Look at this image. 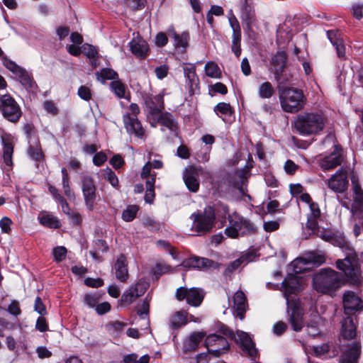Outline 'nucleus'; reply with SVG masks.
<instances>
[{
  "label": "nucleus",
  "mask_w": 363,
  "mask_h": 363,
  "mask_svg": "<svg viewBox=\"0 0 363 363\" xmlns=\"http://www.w3.org/2000/svg\"><path fill=\"white\" fill-rule=\"evenodd\" d=\"M132 52L138 57L144 58L148 51V45L145 40L140 38L133 39L130 43Z\"/></svg>",
  "instance_id": "obj_27"
},
{
  "label": "nucleus",
  "mask_w": 363,
  "mask_h": 363,
  "mask_svg": "<svg viewBox=\"0 0 363 363\" xmlns=\"http://www.w3.org/2000/svg\"><path fill=\"white\" fill-rule=\"evenodd\" d=\"M279 228V223L276 220L265 221L263 224V228L266 232L272 233L276 231Z\"/></svg>",
  "instance_id": "obj_60"
},
{
  "label": "nucleus",
  "mask_w": 363,
  "mask_h": 363,
  "mask_svg": "<svg viewBox=\"0 0 363 363\" xmlns=\"http://www.w3.org/2000/svg\"><path fill=\"white\" fill-rule=\"evenodd\" d=\"M96 78L102 84H105L106 80L115 81L118 79V74L113 69L110 68H103L96 73Z\"/></svg>",
  "instance_id": "obj_36"
},
{
  "label": "nucleus",
  "mask_w": 363,
  "mask_h": 363,
  "mask_svg": "<svg viewBox=\"0 0 363 363\" xmlns=\"http://www.w3.org/2000/svg\"><path fill=\"white\" fill-rule=\"evenodd\" d=\"M38 218L40 223L44 226L52 228L60 227V223L57 218L48 212H41Z\"/></svg>",
  "instance_id": "obj_33"
},
{
  "label": "nucleus",
  "mask_w": 363,
  "mask_h": 363,
  "mask_svg": "<svg viewBox=\"0 0 363 363\" xmlns=\"http://www.w3.org/2000/svg\"><path fill=\"white\" fill-rule=\"evenodd\" d=\"M264 181H265L267 185L272 188L277 187L279 185L278 180L271 173H266L264 174Z\"/></svg>",
  "instance_id": "obj_63"
},
{
  "label": "nucleus",
  "mask_w": 363,
  "mask_h": 363,
  "mask_svg": "<svg viewBox=\"0 0 363 363\" xmlns=\"http://www.w3.org/2000/svg\"><path fill=\"white\" fill-rule=\"evenodd\" d=\"M183 266L199 270H220V264L205 257H192L183 262Z\"/></svg>",
  "instance_id": "obj_15"
},
{
  "label": "nucleus",
  "mask_w": 363,
  "mask_h": 363,
  "mask_svg": "<svg viewBox=\"0 0 363 363\" xmlns=\"http://www.w3.org/2000/svg\"><path fill=\"white\" fill-rule=\"evenodd\" d=\"M114 269L116 272H128V266L126 258L124 255H119L114 264Z\"/></svg>",
  "instance_id": "obj_47"
},
{
  "label": "nucleus",
  "mask_w": 363,
  "mask_h": 363,
  "mask_svg": "<svg viewBox=\"0 0 363 363\" xmlns=\"http://www.w3.org/2000/svg\"><path fill=\"white\" fill-rule=\"evenodd\" d=\"M3 65L16 75L27 90L33 91L37 87L31 73L18 65L15 62L4 57Z\"/></svg>",
  "instance_id": "obj_5"
},
{
  "label": "nucleus",
  "mask_w": 363,
  "mask_h": 363,
  "mask_svg": "<svg viewBox=\"0 0 363 363\" xmlns=\"http://www.w3.org/2000/svg\"><path fill=\"white\" fill-rule=\"evenodd\" d=\"M210 91H213L214 93H219L220 94L225 95L228 92V89L226 86L223 83L216 82L210 86Z\"/></svg>",
  "instance_id": "obj_59"
},
{
  "label": "nucleus",
  "mask_w": 363,
  "mask_h": 363,
  "mask_svg": "<svg viewBox=\"0 0 363 363\" xmlns=\"http://www.w3.org/2000/svg\"><path fill=\"white\" fill-rule=\"evenodd\" d=\"M152 121L150 124L152 126L155 127L157 123L167 128L171 131H176L177 128V123L174 118L173 116L168 112L160 111L156 116L150 118Z\"/></svg>",
  "instance_id": "obj_24"
},
{
  "label": "nucleus",
  "mask_w": 363,
  "mask_h": 363,
  "mask_svg": "<svg viewBox=\"0 0 363 363\" xmlns=\"http://www.w3.org/2000/svg\"><path fill=\"white\" fill-rule=\"evenodd\" d=\"M241 18L247 25V29L251 30L255 23V14L253 6L249 0H245L241 6Z\"/></svg>",
  "instance_id": "obj_25"
},
{
  "label": "nucleus",
  "mask_w": 363,
  "mask_h": 363,
  "mask_svg": "<svg viewBox=\"0 0 363 363\" xmlns=\"http://www.w3.org/2000/svg\"><path fill=\"white\" fill-rule=\"evenodd\" d=\"M352 202L351 206L342 202V205L350 210L352 218L363 220V189L358 183L352 182Z\"/></svg>",
  "instance_id": "obj_11"
},
{
  "label": "nucleus",
  "mask_w": 363,
  "mask_h": 363,
  "mask_svg": "<svg viewBox=\"0 0 363 363\" xmlns=\"http://www.w3.org/2000/svg\"><path fill=\"white\" fill-rule=\"evenodd\" d=\"M82 191L86 208L89 211H94L99 196L96 192L94 181L91 177L84 176L82 177Z\"/></svg>",
  "instance_id": "obj_9"
},
{
  "label": "nucleus",
  "mask_w": 363,
  "mask_h": 363,
  "mask_svg": "<svg viewBox=\"0 0 363 363\" xmlns=\"http://www.w3.org/2000/svg\"><path fill=\"white\" fill-rule=\"evenodd\" d=\"M360 354V347L358 344H353L352 346L342 354L340 363H357Z\"/></svg>",
  "instance_id": "obj_29"
},
{
  "label": "nucleus",
  "mask_w": 363,
  "mask_h": 363,
  "mask_svg": "<svg viewBox=\"0 0 363 363\" xmlns=\"http://www.w3.org/2000/svg\"><path fill=\"white\" fill-rule=\"evenodd\" d=\"M104 177L108 181L110 184L115 188L118 186V179L116 174L111 169H106L104 171Z\"/></svg>",
  "instance_id": "obj_51"
},
{
  "label": "nucleus",
  "mask_w": 363,
  "mask_h": 363,
  "mask_svg": "<svg viewBox=\"0 0 363 363\" xmlns=\"http://www.w3.org/2000/svg\"><path fill=\"white\" fill-rule=\"evenodd\" d=\"M327 184L328 188L335 193L345 192L349 186L347 171L342 168L339 169L328 179Z\"/></svg>",
  "instance_id": "obj_14"
},
{
  "label": "nucleus",
  "mask_w": 363,
  "mask_h": 363,
  "mask_svg": "<svg viewBox=\"0 0 363 363\" xmlns=\"http://www.w3.org/2000/svg\"><path fill=\"white\" fill-rule=\"evenodd\" d=\"M346 257L336 261V267L342 272H354L358 269L357 255L354 251L345 252Z\"/></svg>",
  "instance_id": "obj_21"
},
{
  "label": "nucleus",
  "mask_w": 363,
  "mask_h": 363,
  "mask_svg": "<svg viewBox=\"0 0 363 363\" xmlns=\"http://www.w3.org/2000/svg\"><path fill=\"white\" fill-rule=\"evenodd\" d=\"M43 107L48 113L53 116H55L58 113V108L55 106V103L52 101H45L43 104Z\"/></svg>",
  "instance_id": "obj_62"
},
{
  "label": "nucleus",
  "mask_w": 363,
  "mask_h": 363,
  "mask_svg": "<svg viewBox=\"0 0 363 363\" xmlns=\"http://www.w3.org/2000/svg\"><path fill=\"white\" fill-rule=\"evenodd\" d=\"M242 236L252 235L256 233V227L250 221L242 218Z\"/></svg>",
  "instance_id": "obj_49"
},
{
  "label": "nucleus",
  "mask_w": 363,
  "mask_h": 363,
  "mask_svg": "<svg viewBox=\"0 0 363 363\" xmlns=\"http://www.w3.org/2000/svg\"><path fill=\"white\" fill-rule=\"evenodd\" d=\"M234 340L236 342L240 343L242 351L246 355L254 359L258 355V351L255 347V344L250 336L245 332L237 331Z\"/></svg>",
  "instance_id": "obj_16"
},
{
  "label": "nucleus",
  "mask_w": 363,
  "mask_h": 363,
  "mask_svg": "<svg viewBox=\"0 0 363 363\" xmlns=\"http://www.w3.org/2000/svg\"><path fill=\"white\" fill-rule=\"evenodd\" d=\"M206 74L211 78L220 79L221 77V71L218 65L213 62H208L204 67Z\"/></svg>",
  "instance_id": "obj_37"
},
{
  "label": "nucleus",
  "mask_w": 363,
  "mask_h": 363,
  "mask_svg": "<svg viewBox=\"0 0 363 363\" xmlns=\"http://www.w3.org/2000/svg\"><path fill=\"white\" fill-rule=\"evenodd\" d=\"M286 62V55L284 52H277L272 56L271 60V65L274 69V77L277 80H279L281 73L283 72Z\"/></svg>",
  "instance_id": "obj_26"
},
{
  "label": "nucleus",
  "mask_w": 363,
  "mask_h": 363,
  "mask_svg": "<svg viewBox=\"0 0 363 363\" xmlns=\"http://www.w3.org/2000/svg\"><path fill=\"white\" fill-rule=\"evenodd\" d=\"M362 10L363 4H360L358 3H354L351 7L352 15L357 20H360L363 17Z\"/></svg>",
  "instance_id": "obj_58"
},
{
  "label": "nucleus",
  "mask_w": 363,
  "mask_h": 363,
  "mask_svg": "<svg viewBox=\"0 0 363 363\" xmlns=\"http://www.w3.org/2000/svg\"><path fill=\"white\" fill-rule=\"evenodd\" d=\"M297 274H288L287 277L281 282L283 294L286 300L289 321L293 330L296 332L300 331L303 325V309L294 297L290 298L289 296L291 294H296L303 289V279L297 276Z\"/></svg>",
  "instance_id": "obj_1"
},
{
  "label": "nucleus",
  "mask_w": 363,
  "mask_h": 363,
  "mask_svg": "<svg viewBox=\"0 0 363 363\" xmlns=\"http://www.w3.org/2000/svg\"><path fill=\"white\" fill-rule=\"evenodd\" d=\"M52 254L55 259L57 262H60L65 258L67 249L62 246L57 247L54 248Z\"/></svg>",
  "instance_id": "obj_53"
},
{
  "label": "nucleus",
  "mask_w": 363,
  "mask_h": 363,
  "mask_svg": "<svg viewBox=\"0 0 363 363\" xmlns=\"http://www.w3.org/2000/svg\"><path fill=\"white\" fill-rule=\"evenodd\" d=\"M0 112L4 118L14 123L19 121L22 114L18 103L9 94L0 98Z\"/></svg>",
  "instance_id": "obj_7"
},
{
  "label": "nucleus",
  "mask_w": 363,
  "mask_h": 363,
  "mask_svg": "<svg viewBox=\"0 0 363 363\" xmlns=\"http://www.w3.org/2000/svg\"><path fill=\"white\" fill-rule=\"evenodd\" d=\"M215 113L219 116V114L224 116H230L233 113V110L229 104L225 102H220L214 107Z\"/></svg>",
  "instance_id": "obj_44"
},
{
  "label": "nucleus",
  "mask_w": 363,
  "mask_h": 363,
  "mask_svg": "<svg viewBox=\"0 0 363 363\" xmlns=\"http://www.w3.org/2000/svg\"><path fill=\"white\" fill-rule=\"evenodd\" d=\"M148 284L144 281H138L134 286H131V289H133L134 293L138 294V297L144 294L146 289H147Z\"/></svg>",
  "instance_id": "obj_56"
},
{
  "label": "nucleus",
  "mask_w": 363,
  "mask_h": 363,
  "mask_svg": "<svg viewBox=\"0 0 363 363\" xmlns=\"http://www.w3.org/2000/svg\"><path fill=\"white\" fill-rule=\"evenodd\" d=\"M326 118L318 113H305L297 116L294 121V128L302 135L318 134L323 130Z\"/></svg>",
  "instance_id": "obj_3"
},
{
  "label": "nucleus",
  "mask_w": 363,
  "mask_h": 363,
  "mask_svg": "<svg viewBox=\"0 0 363 363\" xmlns=\"http://www.w3.org/2000/svg\"><path fill=\"white\" fill-rule=\"evenodd\" d=\"M330 242L333 245L339 247L340 248H341L342 250V251L345 252L354 251V247L346 240L345 235H343L342 234L333 235L331 238Z\"/></svg>",
  "instance_id": "obj_35"
},
{
  "label": "nucleus",
  "mask_w": 363,
  "mask_h": 363,
  "mask_svg": "<svg viewBox=\"0 0 363 363\" xmlns=\"http://www.w3.org/2000/svg\"><path fill=\"white\" fill-rule=\"evenodd\" d=\"M205 345L209 354L219 357L225 353L230 348L228 340L217 334H211L205 340Z\"/></svg>",
  "instance_id": "obj_12"
},
{
  "label": "nucleus",
  "mask_w": 363,
  "mask_h": 363,
  "mask_svg": "<svg viewBox=\"0 0 363 363\" xmlns=\"http://www.w3.org/2000/svg\"><path fill=\"white\" fill-rule=\"evenodd\" d=\"M101 296L98 293L86 294L84 296V302L90 308L96 307Z\"/></svg>",
  "instance_id": "obj_45"
},
{
  "label": "nucleus",
  "mask_w": 363,
  "mask_h": 363,
  "mask_svg": "<svg viewBox=\"0 0 363 363\" xmlns=\"http://www.w3.org/2000/svg\"><path fill=\"white\" fill-rule=\"evenodd\" d=\"M342 335L345 339L351 340L356 336V325L352 317L347 316L342 322Z\"/></svg>",
  "instance_id": "obj_30"
},
{
  "label": "nucleus",
  "mask_w": 363,
  "mask_h": 363,
  "mask_svg": "<svg viewBox=\"0 0 363 363\" xmlns=\"http://www.w3.org/2000/svg\"><path fill=\"white\" fill-rule=\"evenodd\" d=\"M155 175H152L150 179L146 180V192L145 195V200L148 203H152L155 194Z\"/></svg>",
  "instance_id": "obj_39"
},
{
  "label": "nucleus",
  "mask_w": 363,
  "mask_h": 363,
  "mask_svg": "<svg viewBox=\"0 0 363 363\" xmlns=\"http://www.w3.org/2000/svg\"><path fill=\"white\" fill-rule=\"evenodd\" d=\"M255 257L256 255L254 252H246L242 255L239 258L231 262L230 265L228 266L227 270L228 271V272L237 270L240 265H245L247 263L254 261Z\"/></svg>",
  "instance_id": "obj_32"
},
{
  "label": "nucleus",
  "mask_w": 363,
  "mask_h": 363,
  "mask_svg": "<svg viewBox=\"0 0 363 363\" xmlns=\"http://www.w3.org/2000/svg\"><path fill=\"white\" fill-rule=\"evenodd\" d=\"M78 95L84 101H89L92 96L91 89L86 86H81L79 88Z\"/></svg>",
  "instance_id": "obj_55"
},
{
  "label": "nucleus",
  "mask_w": 363,
  "mask_h": 363,
  "mask_svg": "<svg viewBox=\"0 0 363 363\" xmlns=\"http://www.w3.org/2000/svg\"><path fill=\"white\" fill-rule=\"evenodd\" d=\"M123 122L128 134L134 135L139 138H143L145 130L138 117L130 118V114H125L123 116Z\"/></svg>",
  "instance_id": "obj_22"
},
{
  "label": "nucleus",
  "mask_w": 363,
  "mask_h": 363,
  "mask_svg": "<svg viewBox=\"0 0 363 363\" xmlns=\"http://www.w3.org/2000/svg\"><path fill=\"white\" fill-rule=\"evenodd\" d=\"M28 155L32 159L36 161H40L43 158L42 150L38 145H36L35 147H30L28 150Z\"/></svg>",
  "instance_id": "obj_52"
},
{
  "label": "nucleus",
  "mask_w": 363,
  "mask_h": 363,
  "mask_svg": "<svg viewBox=\"0 0 363 363\" xmlns=\"http://www.w3.org/2000/svg\"><path fill=\"white\" fill-rule=\"evenodd\" d=\"M138 297V294L134 293L133 289L130 288L128 291L123 294L121 297V302L125 305H129L133 303Z\"/></svg>",
  "instance_id": "obj_50"
},
{
  "label": "nucleus",
  "mask_w": 363,
  "mask_h": 363,
  "mask_svg": "<svg viewBox=\"0 0 363 363\" xmlns=\"http://www.w3.org/2000/svg\"><path fill=\"white\" fill-rule=\"evenodd\" d=\"M204 333L202 332H196L192 333L188 340L184 343V348L186 351L194 350L197 348L199 343L204 337Z\"/></svg>",
  "instance_id": "obj_34"
},
{
  "label": "nucleus",
  "mask_w": 363,
  "mask_h": 363,
  "mask_svg": "<svg viewBox=\"0 0 363 363\" xmlns=\"http://www.w3.org/2000/svg\"><path fill=\"white\" fill-rule=\"evenodd\" d=\"M168 35L174 39V46L177 48H182L183 49H186L188 47L189 35L187 32H184L179 35L172 28L168 30Z\"/></svg>",
  "instance_id": "obj_31"
},
{
  "label": "nucleus",
  "mask_w": 363,
  "mask_h": 363,
  "mask_svg": "<svg viewBox=\"0 0 363 363\" xmlns=\"http://www.w3.org/2000/svg\"><path fill=\"white\" fill-rule=\"evenodd\" d=\"M145 104L148 111V117L151 118L154 116L164 109L163 95L159 94L155 96L148 95L144 99Z\"/></svg>",
  "instance_id": "obj_19"
},
{
  "label": "nucleus",
  "mask_w": 363,
  "mask_h": 363,
  "mask_svg": "<svg viewBox=\"0 0 363 363\" xmlns=\"http://www.w3.org/2000/svg\"><path fill=\"white\" fill-rule=\"evenodd\" d=\"M234 340L236 342L240 343L242 351L246 355L254 359L258 355V351L255 347V344L250 336L245 332L237 331Z\"/></svg>",
  "instance_id": "obj_17"
},
{
  "label": "nucleus",
  "mask_w": 363,
  "mask_h": 363,
  "mask_svg": "<svg viewBox=\"0 0 363 363\" xmlns=\"http://www.w3.org/2000/svg\"><path fill=\"white\" fill-rule=\"evenodd\" d=\"M94 246H95L96 251H94V252L91 251L90 255L95 259H98L97 252H104L108 250V246L106 242L103 240H100V239L96 240L94 242Z\"/></svg>",
  "instance_id": "obj_46"
},
{
  "label": "nucleus",
  "mask_w": 363,
  "mask_h": 363,
  "mask_svg": "<svg viewBox=\"0 0 363 363\" xmlns=\"http://www.w3.org/2000/svg\"><path fill=\"white\" fill-rule=\"evenodd\" d=\"M342 153L341 148L335 146V150L319 162L320 167L324 170H330L341 164Z\"/></svg>",
  "instance_id": "obj_23"
},
{
  "label": "nucleus",
  "mask_w": 363,
  "mask_h": 363,
  "mask_svg": "<svg viewBox=\"0 0 363 363\" xmlns=\"http://www.w3.org/2000/svg\"><path fill=\"white\" fill-rule=\"evenodd\" d=\"M324 262L321 255L308 253L307 257H297L289 266V270L293 272H306L320 265Z\"/></svg>",
  "instance_id": "obj_8"
},
{
  "label": "nucleus",
  "mask_w": 363,
  "mask_h": 363,
  "mask_svg": "<svg viewBox=\"0 0 363 363\" xmlns=\"http://www.w3.org/2000/svg\"><path fill=\"white\" fill-rule=\"evenodd\" d=\"M274 94V89L269 82H264L258 87V95L261 99H269Z\"/></svg>",
  "instance_id": "obj_38"
},
{
  "label": "nucleus",
  "mask_w": 363,
  "mask_h": 363,
  "mask_svg": "<svg viewBox=\"0 0 363 363\" xmlns=\"http://www.w3.org/2000/svg\"><path fill=\"white\" fill-rule=\"evenodd\" d=\"M187 323V312L185 311H176L169 319V325L173 330H178Z\"/></svg>",
  "instance_id": "obj_28"
},
{
  "label": "nucleus",
  "mask_w": 363,
  "mask_h": 363,
  "mask_svg": "<svg viewBox=\"0 0 363 363\" xmlns=\"http://www.w3.org/2000/svg\"><path fill=\"white\" fill-rule=\"evenodd\" d=\"M125 326V323H123L122 322H119V321H115V322L111 323L108 325L109 330L112 333L116 334V335H118L123 330V329L124 328Z\"/></svg>",
  "instance_id": "obj_57"
},
{
  "label": "nucleus",
  "mask_w": 363,
  "mask_h": 363,
  "mask_svg": "<svg viewBox=\"0 0 363 363\" xmlns=\"http://www.w3.org/2000/svg\"><path fill=\"white\" fill-rule=\"evenodd\" d=\"M111 89L120 99L124 98L125 94V85L120 80L116 79L110 84Z\"/></svg>",
  "instance_id": "obj_42"
},
{
  "label": "nucleus",
  "mask_w": 363,
  "mask_h": 363,
  "mask_svg": "<svg viewBox=\"0 0 363 363\" xmlns=\"http://www.w3.org/2000/svg\"><path fill=\"white\" fill-rule=\"evenodd\" d=\"M176 297L179 301L186 299L188 304L197 307L203 301L204 294L199 289L180 287L176 291Z\"/></svg>",
  "instance_id": "obj_13"
},
{
  "label": "nucleus",
  "mask_w": 363,
  "mask_h": 363,
  "mask_svg": "<svg viewBox=\"0 0 363 363\" xmlns=\"http://www.w3.org/2000/svg\"><path fill=\"white\" fill-rule=\"evenodd\" d=\"M233 315L238 317L240 320H243L245 318V313L248 309L247 301L243 291H236L233 297Z\"/></svg>",
  "instance_id": "obj_20"
},
{
  "label": "nucleus",
  "mask_w": 363,
  "mask_h": 363,
  "mask_svg": "<svg viewBox=\"0 0 363 363\" xmlns=\"http://www.w3.org/2000/svg\"><path fill=\"white\" fill-rule=\"evenodd\" d=\"M191 218L194 219L193 227L195 231L204 234L213 228L216 219L215 211L212 207L208 206L202 213L192 214Z\"/></svg>",
  "instance_id": "obj_6"
},
{
  "label": "nucleus",
  "mask_w": 363,
  "mask_h": 363,
  "mask_svg": "<svg viewBox=\"0 0 363 363\" xmlns=\"http://www.w3.org/2000/svg\"><path fill=\"white\" fill-rule=\"evenodd\" d=\"M138 209L139 208L136 205L128 206L127 208L123 211V220L126 222L132 221L135 218Z\"/></svg>",
  "instance_id": "obj_43"
},
{
  "label": "nucleus",
  "mask_w": 363,
  "mask_h": 363,
  "mask_svg": "<svg viewBox=\"0 0 363 363\" xmlns=\"http://www.w3.org/2000/svg\"><path fill=\"white\" fill-rule=\"evenodd\" d=\"M298 167V166L291 160H286L284 166V169L288 174H294Z\"/></svg>",
  "instance_id": "obj_64"
},
{
  "label": "nucleus",
  "mask_w": 363,
  "mask_h": 363,
  "mask_svg": "<svg viewBox=\"0 0 363 363\" xmlns=\"http://www.w3.org/2000/svg\"><path fill=\"white\" fill-rule=\"evenodd\" d=\"M8 311L9 312V313L16 317L19 315L21 313L19 303L17 301H12L11 303L8 306Z\"/></svg>",
  "instance_id": "obj_61"
},
{
  "label": "nucleus",
  "mask_w": 363,
  "mask_h": 363,
  "mask_svg": "<svg viewBox=\"0 0 363 363\" xmlns=\"http://www.w3.org/2000/svg\"><path fill=\"white\" fill-rule=\"evenodd\" d=\"M279 92L281 107L285 112L296 113L303 108L306 97L301 89L283 87Z\"/></svg>",
  "instance_id": "obj_4"
},
{
  "label": "nucleus",
  "mask_w": 363,
  "mask_h": 363,
  "mask_svg": "<svg viewBox=\"0 0 363 363\" xmlns=\"http://www.w3.org/2000/svg\"><path fill=\"white\" fill-rule=\"evenodd\" d=\"M4 144V160L7 166L11 167L13 165L12 155L13 152V146L9 141L3 140Z\"/></svg>",
  "instance_id": "obj_40"
},
{
  "label": "nucleus",
  "mask_w": 363,
  "mask_h": 363,
  "mask_svg": "<svg viewBox=\"0 0 363 363\" xmlns=\"http://www.w3.org/2000/svg\"><path fill=\"white\" fill-rule=\"evenodd\" d=\"M319 217H313V216L308 215L307 216V222L306 227L312 230V233H315L316 230H318V220Z\"/></svg>",
  "instance_id": "obj_54"
},
{
  "label": "nucleus",
  "mask_w": 363,
  "mask_h": 363,
  "mask_svg": "<svg viewBox=\"0 0 363 363\" xmlns=\"http://www.w3.org/2000/svg\"><path fill=\"white\" fill-rule=\"evenodd\" d=\"M182 68L185 77L189 79L191 84L194 83L197 79L196 73V65L191 63H183Z\"/></svg>",
  "instance_id": "obj_41"
},
{
  "label": "nucleus",
  "mask_w": 363,
  "mask_h": 363,
  "mask_svg": "<svg viewBox=\"0 0 363 363\" xmlns=\"http://www.w3.org/2000/svg\"><path fill=\"white\" fill-rule=\"evenodd\" d=\"M229 222L230 225H233V226L236 228L238 234L242 236V217L238 214H233L229 216Z\"/></svg>",
  "instance_id": "obj_48"
},
{
  "label": "nucleus",
  "mask_w": 363,
  "mask_h": 363,
  "mask_svg": "<svg viewBox=\"0 0 363 363\" xmlns=\"http://www.w3.org/2000/svg\"><path fill=\"white\" fill-rule=\"evenodd\" d=\"M362 281L361 274H313V288L318 293L331 295L346 284L359 286Z\"/></svg>",
  "instance_id": "obj_2"
},
{
  "label": "nucleus",
  "mask_w": 363,
  "mask_h": 363,
  "mask_svg": "<svg viewBox=\"0 0 363 363\" xmlns=\"http://www.w3.org/2000/svg\"><path fill=\"white\" fill-rule=\"evenodd\" d=\"M208 175L209 173L201 166L188 165L184 170L183 179L188 189L196 193L199 191L200 185L197 177Z\"/></svg>",
  "instance_id": "obj_10"
},
{
  "label": "nucleus",
  "mask_w": 363,
  "mask_h": 363,
  "mask_svg": "<svg viewBox=\"0 0 363 363\" xmlns=\"http://www.w3.org/2000/svg\"><path fill=\"white\" fill-rule=\"evenodd\" d=\"M343 307L346 314L361 311L363 308L362 301L354 292L347 291L343 295Z\"/></svg>",
  "instance_id": "obj_18"
}]
</instances>
